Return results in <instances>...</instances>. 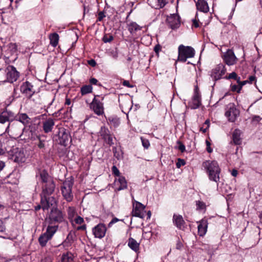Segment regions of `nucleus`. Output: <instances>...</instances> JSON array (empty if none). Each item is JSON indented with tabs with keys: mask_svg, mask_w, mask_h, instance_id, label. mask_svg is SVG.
I'll return each mask as SVG.
<instances>
[{
	"mask_svg": "<svg viewBox=\"0 0 262 262\" xmlns=\"http://www.w3.org/2000/svg\"><path fill=\"white\" fill-rule=\"evenodd\" d=\"M204 167L207 170L209 179L217 182L220 179V169L217 162L207 161L203 163Z\"/></svg>",
	"mask_w": 262,
	"mask_h": 262,
	"instance_id": "1",
	"label": "nucleus"
},
{
	"mask_svg": "<svg viewBox=\"0 0 262 262\" xmlns=\"http://www.w3.org/2000/svg\"><path fill=\"white\" fill-rule=\"evenodd\" d=\"M20 90L21 93L24 94L27 98L29 99H32L34 101L35 100L33 96L36 97L38 99H39V95L36 93V89L34 85L29 81H25L22 83L20 86Z\"/></svg>",
	"mask_w": 262,
	"mask_h": 262,
	"instance_id": "2",
	"label": "nucleus"
},
{
	"mask_svg": "<svg viewBox=\"0 0 262 262\" xmlns=\"http://www.w3.org/2000/svg\"><path fill=\"white\" fill-rule=\"evenodd\" d=\"M40 178L43 183L42 191L46 192L48 190L49 193H53L54 191L55 185L48 173L45 170H43L40 173Z\"/></svg>",
	"mask_w": 262,
	"mask_h": 262,
	"instance_id": "3",
	"label": "nucleus"
},
{
	"mask_svg": "<svg viewBox=\"0 0 262 262\" xmlns=\"http://www.w3.org/2000/svg\"><path fill=\"white\" fill-rule=\"evenodd\" d=\"M58 228V225H49L46 232L40 235L38 242L41 247H45L47 242L50 240L56 233Z\"/></svg>",
	"mask_w": 262,
	"mask_h": 262,
	"instance_id": "4",
	"label": "nucleus"
},
{
	"mask_svg": "<svg viewBox=\"0 0 262 262\" xmlns=\"http://www.w3.org/2000/svg\"><path fill=\"white\" fill-rule=\"evenodd\" d=\"M53 193H49L47 190L46 192L42 191L41 196V205L43 210L48 209L50 207L52 208H56V201L53 196H50Z\"/></svg>",
	"mask_w": 262,
	"mask_h": 262,
	"instance_id": "5",
	"label": "nucleus"
},
{
	"mask_svg": "<svg viewBox=\"0 0 262 262\" xmlns=\"http://www.w3.org/2000/svg\"><path fill=\"white\" fill-rule=\"evenodd\" d=\"M73 185V181L72 179H67L63 182L61 186L62 196L68 202H71L73 199V194L72 191Z\"/></svg>",
	"mask_w": 262,
	"mask_h": 262,
	"instance_id": "6",
	"label": "nucleus"
},
{
	"mask_svg": "<svg viewBox=\"0 0 262 262\" xmlns=\"http://www.w3.org/2000/svg\"><path fill=\"white\" fill-rule=\"evenodd\" d=\"M178 60L182 62L186 61L187 58H192L194 56V50L191 47L180 45L178 48Z\"/></svg>",
	"mask_w": 262,
	"mask_h": 262,
	"instance_id": "7",
	"label": "nucleus"
},
{
	"mask_svg": "<svg viewBox=\"0 0 262 262\" xmlns=\"http://www.w3.org/2000/svg\"><path fill=\"white\" fill-rule=\"evenodd\" d=\"M64 221V217L62 212L57 208H52L49 216V225L54 223H60Z\"/></svg>",
	"mask_w": 262,
	"mask_h": 262,
	"instance_id": "8",
	"label": "nucleus"
},
{
	"mask_svg": "<svg viewBox=\"0 0 262 262\" xmlns=\"http://www.w3.org/2000/svg\"><path fill=\"white\" fill-rule=\"evenodd\" d=\"M57 139L56 140L59 144L67 146L68 142L70 140V136L67 130L63 127L59 128L58 134L57 135Z\"/></svg>",
	"mask_w": 262,
	"mask_h": 262,
	"instance_id": "9",
	"label": "nucleus"
},
{
	"mask_svg": "<svg viewBox=\"0 0 262 262\" xmlns=\"http://www.w3.org/2000/svg\"><path fill=\"white\" fill-rule=\"evenodd\" d=\"M6 72L7 80L11 83L16 81L19 76V72L12 66H9L6 70Z\"/></svg>",
	"mask_w": 262,
	"mask_h": 262,
	"instance_id": "10",
	"label": "nucleus"
},
{
	"mask_svg": "<svg viewBox=\"0 0 262 262\" xmlns=\"http://www.w3.org/2000/svg\"><path fill=\"white\" fill-rule=\"evenodd\" d=\"M239 115V111L236 109L233 104H229L225 113V116L231 122H234Z\"/></svg>",
	"mask_w": 262,
	"mask_h": 262,
	"instance_id": "11",
	"label": "nucleus"
},
{
	"mask_svg": "<svg viewBox=\"0 0 262 262\" xmlns=\"http://www.w3.org/2000/svg\"><path fill=\"white\" fill-rule=\"evenodd\" d=\"M133 208L132 210L133 216L143 219L144 217L145 206L141 203L135 201L133 203Z\"/></svg>",
	"mask_w": 262,
	"mask_h": 262,
	"instance_id": "12",
	"label": "nucleus"
},
{
	"mask_svg": "<svg viewBox=\"0 0 262 262\" xmlns=\"http://www.w3.org/2000/svg\"><path fill=\"white\" fill-rule=\"evenodd\" d=\"M226 69L225 66L222 64L217 65L212 70L211 76L215 80L220 79L225 74Z\"/></svg>",
	"mask_w": 262,
	"mask_h": 262,
	"instance_id": "13",
	"label": "nucleus"
},
{
	"mask_svg": "<svg viewBox=\"0 0 262 262\" xmlns=\"http://www.w3.org/2000/svg\"><path fill=\"white\" fill-rule=\"evenodd\" d=\"M90 108L98 116L102 115L104 113L103 103L95 98L90 104Z\"/></svg>",
	"mask_w": 262,
	"mask_h": 262,
	"instance_id": "14",
	"label": "nucleus"
},
{
	"mask_svg": "<svg viewBox=\"0 0 262 262\" xmlns=\"http://www.w3.org/2000/svg\"><path fill=\"white\" fill-rule=\"evenodd\" d=\"M106 228L103 224H99L93 229L95 237L101 238L105 236Z\"/></svg>",
	"mask_w": 262,
	"mask_h": 262,
	"instance_id": "15",
	"label": "nucleus"
},
{
	"mask_svg": "<svg viewBox=\"0 0 262 262\" xmlns=\"http://www.w3.org/2000/svg\"><path fill=\"white\" fill-rule=\"evenodd\" d=\"M236 60L233 52L230 50H228L224 55V61L229 66L235 64Z\"/></svg>",
	"mask_w": 262,
	"mask_h": 262,
	"instance_id": "16",
	"label": "nucleus"
},
{
	"mask_svg": "<svg viewBox=\"0 0 262 262\" xmlns=\"http://www.w3.org/2000/svg\"><path fill=\"white\" fill-rule=\"evenodd\" d=\"M168 23L172 29L177 28L180 25V17L177 14H172L167 18Z\"/></svg>",
	"mask_w": 262,
	"mask_h": 262,
	"instance_id": "17",
	"label": "nucleus"
},
{
	"mask_svg": "<svg viewBox=\"0 0 262 262\" xmlns=\"http://www.w3.org/2000/svg\"><path fill=\"white\" fill-rule=\"evenodd\" d=\"M115 190L120 191L127 188V182L124 177H119L118 179L115 181Z\"/></svg>",
	"mask_w": 262,
	"mask_h": 262,
	"instance_id": "18",
	"label": "nucleus"
},
{
	"mask_svg": "<svg viewBox=\"0 0 262 262\" xmlns=\"http://www.w3.org/2000/svg\"><path fill=\"white\" fill-rule=\"evenodd\" d=\"M14 154L13 155V159L15 162L22 163L26 160L24 150L21 149H16Z\"/></svg>",
	"mask_w": 262,
	"mask_h": 262,
	"instance_id": "19",
	"label": "nucleus"
},
{
	"mask_svg": "<svg viewBox=\"0 0 262 262\" xmlns=\"http://www.w3.org/2000/svg\"><path fill=\"white\" fill-rule=\"evenodd\" d=\"M199 224L198 229V233L200 236H204L206 232L207 229L208 222L206 220H202L199 222H198Z\"/></svg>",
	"mask_w": 262,
	"mask_h": 262,
	"instance_id": "20",
	"label": "nucleus"
},
{
	"mask_svg": "<svg viewBox=\"0 0 262 262\" xmlns=\"http://www.w3.org/2000/svg\"><path fill=\"white\" fill-rule=\"evenodd\" d=\"M201 105V97L198 92H195L189 103V106L192 109H196Z\"/></svg>",
	"mask_w": 262,
	"mask_h": 262,
	"instance_id": "21",
	"label": "nucleus"
},
{
	"mask_svg": "<svg viewBox=\"0 0 262 262\" xmlns=\"http://www.w3.org/2000/svg\"><path fill=\"white\" fill-rule=\"evenodd\" d=\"M149 4L155 9L163 8L167 3L166 0H148Z\"/></svg>",
	"mask_w": 262,
	"mask_h": 262,
	"instance_id": "22",
	"label": "nucleus"
},
{
	"mask_svg": "<svg viewBox=\"0 0 262 262\" xmlns=\"http://www.w3.org/2000/svg\"><path fill=\"white\" fill-rule=\"evenodd\" d=\"M173 222L178 228L180 229H184L185 222L181 215L174 214L173 216Z\"/></svg>",
	"mask_w": 262,
	"mask_h": 262,
	"instance_id": "23",
	"label": "nucleus"
},
{
	"mask_svg": "<svg viewBox=\"0 0 262 262\" xmlns=\"http://www.w3.org/2000/svg\"><path fill=\"white\" fill-rule=\"evenodd\" d=\"M197 9L200 11L206 13L209 11L207 3L205 0H198L196 3Z\"/></svg>",
	"mask_w": 262,
	"mask_h": 262,
	"instance_id": "24",
	"label": "nucleus"
},
{
	"mask_svg": "<svg viewBox=\"0 0 262 262\" xmlns=\"http://www.w3.org/2000/svg\"><path fill=\"white\" fill-rule=\"evenodd\" d=\"M53 119L49 118L43 122V129L46 133L51 132L53 126L54 125Z\"/></svg>",
	"mask_w": 262,
	"mask_h": 262,
	"instance_id": "25",
	"label": "nucleus"
},
{
	"mask_svg": "<svg viewBox=\"0 0 262 262\" xmlns=\"http://www.w3.org/2000/svg\"><path fill=\"white\" fill-rule=\"evenodd\" d=\"M242 132L238 129H236L234 130L232 134V140L234 143L236 145H239L242 142V139L241 135Z\"/></svg>",
	"mask_w": 262,
	"mask_h": 262,
	"instance_id": "26",
	"label": "nucleus"
},
{
	"mask_svg": "<svg viewBox=\"0 0 262 262\" xmlns=\"http://www.w3.org/2000/svg\"><path fill=\"white\" fill-rule=\"evenodd\" d=\"M128 246L130 249L136 252L137 251L139 248V244L132 237L129 238L128 239Z\"/></svg>",
	"mask_w": 262,
	"mask_h": 262,
	"instance_id": "27",
	"label": "nucleus"
},
{
	"mask_svg": "<svg viewBox=\"0 0 262 262\" xmlns=\"http://www.w3.org/2000/svg\"><path fill=\"white\" fill-rule=\"evenodd\" d=\"M50 44L54 47L57 46L59 41V35L56 33L51 34L49 36Z\"/></svg>",
	"mask_w": 262,
	"mask_h": 262,
	"instance_id": "28",
	"label": "nucleus"
},
{
	"mask_svg": "<svg viewBox=\"0 0 262 262\" xmlns=\"http://www.w3.org/2000/svg\"><path fill=\"white\" fill-rule=\"evenodd\" d=\"M18 121L24 125L29 123L30 119L26 114H20L18 116Z\"/></svg>",
	"mask_w": 262,
	"mask_h": 262,
	"instance_id": "29",
	"label": "nucleus"
},
{
	"mask_svg": "<svg viewBox=\"0 0 262 262\" xmlns=\"http://www.w3.org/2000/svg\"><path fill=\"white\" fill-rule=\"evenodd\" d=\"M74 255L72 253L68 252L62 256V262H72L74 259Z\"/></svg>",
	"mask_w": 262,
	"mask_h": 262,
	"instance_id": "30",
	"label": "nucleus"
},
{
	"mask_svg": "<svg viewBox=\"0 0 262 262\" xmlns=\"http://www.w3.org/2000/svg\"><path fill=\"white\" fill-rule=\"evenodd\" d=\"M45 136H36V139L38 141L37 145L39 148H43L45 147Z\"/></svg>",
	"mask_w": 262,
	"mask_h": 262,
	"instance_id": "31",
	"label": "nucleus"
},
{
	"mask_svg": "<svg viewBox=\"0 0 262 262\" xmlns=\"http://www.w3.org/2000/svg\"><path fill=\"white\" fill-rule=\"evenodd\" d=\"M128 30L131 33H133L141 30V27L136 23H132L129 25Z\"/></svg>",
	"mask_w": 262,
	"mask_h": 262,
	"instance_id": "32",
	"label": "nucleus"
},
{
	"mask_svg": "<svg viewBox=\"0 0 262 262\" xmlns=\"http://www.w3.org/2000/svg\"><path fill=\"white\" fill-rule=\"evenodd\" d=\"M93 88L91 85H86L81 87L80 91L82 95H85L92 92Z\"/></svg>",
	"mask_w": 262,
	"mask_h": 262,
	"instance_id": "33",
	"label": "nucleus"
},
{
	"mask_svg": "<svg viewBox=\"0 0 262 262\" xmlns=\"http://www.w3.org/2000/svg\"><path fill=\"white\" fill-rule=\"evenodd\" d=\"M99 134L103 139H104V138H106V137L110 135L109 130L105 127L102 126L101 127V129L99 131Z\"/></svg>",
	"mask_w": 262,
	"mask_h": 262,
	"instance_id": "34",
	"label": "nucleus"
},
{
	"mask_svg": "<svg viewBox=\"0 0 262 262\" xmlns=\"http://www.w3.org/2000/svg\"><path fill=\"white\" fill-rule=\"evenodd\" d=\"M9 121V117L7 112H3L0 115V123L4 124Z\"/></svg>",
	"mask_w": 262,
	"mask_h": 262,
	"instance_id": "35",
	"label": "nucleus"
},
{
	"mask_svg": "<svg viewBox=\"0 0 262 262\" xmlns=\"http://www.w3.org/2000/svg\"><path fill=\"white\" fill-rule=\"evenodd\" d=\"M76 213L75 209L73 207H69L68 209V214L69 218H73Z\"/></svg>",
	"mask_w": 262,
	"mask_h": 262,
	"instance_id": "36",
	"label": "nucleus"
},
{
	"mask_svg": "<svg viewBox=\"0 0 262 262\" xmlns=\"http://www.w3.org/2000/svg\"><path fill=\"white\" fill-rule=\"evenodd\" d=\"M114 39L113 36L112 35H107L105 34L103 37V41L104 42H111Z\"/></svg>",
	"mask_w": 262,
	"mask_h": 262,
	"instance_id": "37",
	"label": "nucleus"
},
{
	"mask_svg": "<svg viewBox=\"0 0 262 262\" xmlns=\"http://www.w3.org/2000/svg\"><path fill=\"white\" fill-rule=\"evenodd\" d=\"M141 140L142 141V144L143 146L145 148L147 149L150 145L149 141L147 139H144L143 137H141Z\"/></svg>",
	"mask_w": 262,
	"mask_h": 262,
	"instance_id": "38",
	"label": "nucleus"
},
{
	"mask_svg": "<svg viewBox=\"0 0 262 262\" xmlns=\"http://www.w3.org/2000/svg\"><path fill=\"white\" fill-rule=\"evenodd\" d=\"M196 205L197 206V209H204L206 208L205 204L201 201H198L196 202Z\"/></svg>",
	"mask_w": 262,
	"mask_h": 262,
	"instance_id": "39",
	"label": "nucleus"
},
{
	"mask_svg": "<svg viewBox=\"0 0 262 262\" xmlns=\"http://www.w3.org/2000/svg\"><path fill=\"white\" fill-rule=\"evenodd\" d=\"M228 79H235L237 82H238L240 80V77H237V74L235 72H232L230 73L228 77Z\"/></svg>",
	"mask_w": 262,
	"mask_h": 262,
	"instance_id": "40",
	"label": "nucleus"
},
{
	"mask_svg": "<svg viewBox=\"0 0 262 262\" xmlns=\"http://www.w3.org/2000/svg\"><path fill=\"white\" fill-rule=\"evenodd\" d=\"M108 120L113 123L114 126H118L119 124V120L117 118H109Z\"/></svg>",
	"mask_w": 262,
	"mask_h": 262,
	"instance_id": "41",
	"label": "nucleus"
},
{
	"mask_svg": "<svg viewBox=\"0 0 262 262\" xmlns=\"http://www.w3.org/2000/svg\"><path fill=\"white\" fill-rule=\"evenodd\" d=\"M104 140H105L106 143L110 145L113 144V137L111 136L110 135L107 136L106 138H104Z\"/></svg>",
	"mask_w": 262,
	"mask_h": 262,
	"instance_id": "42",
	"label": "nucleus"
},
{
	"mask_svg": "<svg viewBox=\"0 0 262 262\" xmlns=\"http://www.w3.org/2000/svg\"><path fill=\"white\" fill-rule=\"evenodd\" d=\"M241 89V85H239V84L237 85H233L231 86V90L233 92H237V93H240Z\"/></svg>",
	"mask_w": 262,
	"mask_h": 262,
	"instance_id": "43",
	"label": "nucleus"
},
{
	"mask_svg": "<svg viewBox=\"0 0 262 262\" xmlns=\"http://www.w3.org/2000/svg\"><path fill=\"white\" fill-rule=\"evenodd\" d=\"M112 170L113 173L115 176L119 177L120 171L116 166L114 165L112 168Z\"/></svg>",
	"mask_w": 262,
	"mask_h": 262,
	"instance_id": "44",
	"label": "nucleus"
},
{
	"mask_svg": "<svg viewBox=\"0 0 262 262\" xmlns=\"http://www.w3.org/2000/svg\"><path fill=\"white\" fill-rule=\"evenodd\" d=\"M75 222L77 224H81L83 222V219L80 216H78L75 219Z\"/></svg>",
	"mask_w": 262,
	"mask_h": 262,
	"instance_id": "45",
	"label": "nucleus"
},
{
	"mask_svg": "<svg viewBox=\"0 0 262 262\" xmlns=\"http://www.w3.org/2000/svg\"><path fill=\"white\" fill-rule=\"evenodd\" d=\"M185 164V162L184 160H182L180 159H178V161L176 164L177 168H180L181 166L184 165Z\"/></svg>",
	"mask_w": 262,
	"mask_h": 262,
	"instance_id": "46",
	"label": "nucleus"
},
{
	"mask_svg": "<svg viewBox=\"0 0 262 262\" xmlns=\"http://www.w3.org/2000/svg\"><path fill=\"white\" fill-rule=\"evenodd\" d=\"M6 230L5 225L1 220H0V233L4 232Z\"/></svg>",
	"mask_w": 262,
	"mask_h": 262,
	"instance_id": "47",
	"label": "nucleus"
},
{
	"mask_svg": "<svg viewBox=\"0 0 262 262\" xmlns=\"http://www.w3.org/2000/svg\"><path fill=\"white\" fill-rule=\"evenodd\" d=\"M6 151V149L3 147V143L0 141V156L4 155Z\"/></svg>",
	"mask_w": 262,
	"mask_h": 262,
	"instance_id": "48",
	"label": "nucleus"
},
{
	"mask_svg": "<svg viewBox=\"0 0 262 262\" xmlns=\"http://www.w3.org/2000/svg\"><path fill=\"white\" fill-rule=\"evenodd\" d=\"M105 17V15L103 12H100L98 13V21H101L104 17Z\"/></svg>",
	"mask_w": 262,
	"mask_h": 262,
	"instance_id": "49",
	"label": "nucleus"
},
{
	"mask_svg": "<svg viewBox=\"0 0 262 262\" xmlns=\"http://www.w3.org/2000/svg\"><path fill=\"white\" fill-rule=\"evenodd\" d=\"M161 47L159 45H157L154 48V51L156 53H158L161 50Z\"/></svg>",
	"mask_w": 262,
	"mask_h": 262,
	"instance_id": "50",
	"label": "nucleus"
},
{
	"mask_svg": "<svg viewBox=\"0 0 262 262\" xmlns=\"http://www.w3.org/2000/svg\"><path fill=\"white\" fill-rule=\"evenodd\" d=\"M118 221L119 220L116 217L113 219L108 224V227H111L112 224L117 223Z\"/></svg>",
	"mask_w": 262,
	"mask_h": 262,
	"instance_id": "51",
	"label": "nucleus"
},
{
	"mask_svg": "<svg viewBox=\"0 0 262 262\" xmlns=\"http://www.w3.org/2000/svg\"><path fill=\"white\" fill-rule=\"evenodd\" d=\"M180 145L179 146V149L180 150H181L182 152H183L185 150V146L184 144L181 143V142H179Z\"/></svg>",
	"mask_w": 262,
	"mask_h": 262,
	"instance_id": "52",
	"label": "nucleus"
},
{
	"mask_svg": "<svg viewBox=\"0 0 262 262\" xmlns=\"http://www.w3.org/2000/svg\"><path fill=\"white\" fill-rule=\"evenodd\" d=\"M123 85L124 86H126L128 88H132L133 87V85H130L129 81H127V80H124L123 82Z\"/></svg>",
	"mask_w": 262,
	"mask_h": 262,
	"instance_id": "53",
	"label": "nucleus"
},
{
	"mask_svg": "<svg viewBox=\"0 0 262 262\" xmlns=\"http://www.w3.org/2000/svg\"><path fill=\"white\" fill-rule=\"evenodd\" d=\"M98 80L95 78H92L90 79V82L92 84H97Z\"/></svg>",
	"mask_w": 262,
	"mask_h": 262,
	"instance_id": "54",
	"label": "nucleus"
},
{
	"mask_svg": "<svg viewBox=\"0 0 262 262\" xmlns=\"http://www.w3.org/2000/svg\"><path fill=\"white\" fill-rule=\"evenodd\" d=\"M88 63L92 67H95L96 65V62L95 60L91 59L88 61Z\"/></svg>",
	"mask_w": 262,
	"mask_h": 262,
	"instance_id": "55",
	"label": "nucleus"
},
{
	"mask_svg": "<svg viewBox=\"0 0 262 262\" xmlns=\"http://www.w3.org/2000/svg\"><path fill=\"white\" fill-rule=\"evenodd\" d=\"M261 119V118H260L259 116H255L253 117V121H256V122H259L260 121V120Z\"/></svg>",
	"mask_w": 262,
	"mask_h": 262,
	"instance_id": "56",
	"label": "nucleus"
},
{
	"mask_svg": "<svg viewBox=\"0 0 262 262\" xmlns=\"http://www.w3.org/2000/svg\"><path fill=\"white\" fill-rule=\"evenodd\" d=\"M5 166V164L4 162L0 161V171H2Z\"/></svg>",
	"mask_w": 262,
	"mask_h": 262,
	"instance_id": "57",
	"label": "nucleus"
},
{
	"mask_svg": "<svg viewBox=\"0 0 262 262\" xmlns=\"http://www.w3.org/2000/svg\"><path fill=\"white\" fill-rule=\"evenodd\" d=\"M255 79V77L254 76H251L249 78V82L252 83Z\"/></svg>",
	"mask_w": 262,
	"mask_h": 262,
	"instance_id": "58",
	"label": "nucleus"
},
{
	"mask_svg": "<svg viewBox=\"0 0 262 262\" xmlns=\"http://www.w3.org/2000/svg\"><path fill=\"white\" fill-rule=\"evenodd\" d=\"M247 82V81L245 80V81H243L242 82H241L240 81V80H239L238 82H237V83L239 84V85H241V88H242V86L245 85L246 83Z\"/></svg>",
	"mask_w": 262,
	"mask_h": 262,
	"instance_id": "59",
	"label": "nucleus"
},
{
	"mask_svg": "<svg viewBox=\"0 0 262 262\" xmlns=\"http://www.w3.org/2000/svg\"><path fill=\"white\" fill-rule=\"evenodd\" d=\"M78 230H84L86 229V226L85 225H83L82 226H81L79 227H78Z\"/></svg>",
	"mask_w": 262,
	"mask_h": 262,
	"instance_id": "60",
	"label": "nucleus"
},
{
	"mask_svg": "<svg viewBox=\"0 0 262 262\" xmlns=\"http://www.w3.org/2000/svg\"><path fill=\"white\" fill-rule=\"evenodd\" d=\"M231 174L233 176L236 177L237 174V171L236 170L234 169L232 170Z\"/></svg>",
	"mask_w": 262,
	"mask_h": 262,
	"instance_id": "61",
	"label": "nucleus"
},
{
	"mask_svg": "<svg viewBox=\"0 0 262 262\" xmlns=\"http://www.w3.org/2000/svg\"><path fill=\"white\" fill-rule=\"evenodd\" d=\"M193 25L195 26V27L196 28V27H199L198 23L197 22V21L196 20H193Z\"/></svg>",
	"mask_w": 262,
	"mask_h": 262,
	"instance_id": "62",
	"label": "nucleus"
},
{
	"mask_svg": "<svg viewBox=\"0 0 262 262\" xmlns=\"http://www.w3.org/2000/svg\"><path fill=\"white\" fill-rule=\"evenodd\" d=\"M71 104V101L70 99H66V104L70 105Z\"/></svg>",
	"mask_w": 262,
	"mask_h": 262,
	"instance_id": "63",
	"label": "nucleus"
},
{
	"mask_svg": "<svg viewBox=\"0 0 262 262\" xmlns=\"http://www.w3.org/2000/svg\"><path fill=\"white\" fill-rule=\"evenodd\" d=\"M207 151H208V152H209V153L211 152H212V149L210 148V146H208V147H207Z\"/></svg>",
	"mask_w": 262,
	"mask_h": 262,
	"instance_id": "64",
	"label": "nucleus"
}]
</instances>
